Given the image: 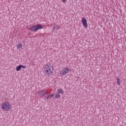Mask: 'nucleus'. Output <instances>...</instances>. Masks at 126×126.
<instances>
[{"instance_id": "3", "label": "nucleus", "mask_w": 126, "mask_h": 126, "mask_svg": "<svg viewBox=\"0 0 126 126\" xmlns=\"http://www.w3.org/2000/svg\"><path fill=\"white\" fill-rule=\"evenodd\" d=\"M40 29H43V27L41 25L38 24L31 27L29 30L33 32H37Z\"/></svg>"}, {"instance_id": "7", "label": "nucleus", "mask_w": 126, "mask_h": 126, "mask_svg": "<svg viewBox=\"0 0 126 126\" xmlns=\"http://www.w3.org/2000/svg\"><path fill=\"white\" fill-rule=\"evenodd\" d=\"M22 48H23V44H22V43H19L17 45V49L19 51H20V50H21V49H22Z\"/></svg>"}, {"instance_id": "10", "label": "nucleus", "mask_w": 126, "mask_h": 126, "mask_svg": "<svg viewBox=\"0 0 126 126\" xmlns=\"http://www.w3.org/2000/svg\"><path fill=\"white\" fill-rule=\"evenodd\" d=\"M117 84L118 85H121V79L117 78Z\"/></svg>"}, {"instance_id": "6", "label": "nucleus", "mask_w": 126, "mask_h": 126, "mask_svg": "<svg viewBox=\"0 0 126 126\" xmlns=\"http://www.w3.org/2000/svg\"><path fill=\"white\" fill-rule=\"evenodd\" d=\"M26 67V66L20 64L16 67V71H20L21 68H24L25 69Z\"/></svg>"}, {"instance_id": "12", "label": "nucleus", "mask_w": 126, "mask_h": 126, "mask_svg": "<svg viewBox=\"0 0 126 126\" xmlns=\"http://www.w3.org/2000/svg\"><path fill=\"white\" fill-rule=\"evenodd\" d=\"M60 95H56L55 96V98H56V99H58V98H60Z\"/></svg>"}, {"instance_id": "4", "label": "nucleus", "mask_w": 126, "mask_h": 126, "mask_svg": "<svg viewBox=\"0 0 126 126\" xmlns=\"http://www.w3.org/2000/svg\"><path fill=\"white\" fill-rule=\"evenodd\" d=\"M69 68L66 67L63 68V69L60 72V76H64L66 74H67L69 72Z\"/></svg>"}, {"instance_id": "14", "label": "nucleus", "mask_w": 126, "mask_h": 126, "mask_svg": "<svg viewBox=\"0 0 126 126\" xmlns=\"http://www.w3.org/2000/svg\"><path fill=\"white\" fill-rule=\"evenodd\" d=\"M65 1H66V0H63V3H64Z\"/></svg>"}, {"instance_id": "8", "label": "nucleus", "mask_w": 126, "mask_h": 126, "mask_svg": "<svg viewBox=\"0 0 126 126\" xmlns=\"http://www.w3.org/2000/svg\"><path fill=\"white\" fill-rule=\"evenodd\" d=\"M39 95H45L46 94V90H43L38 92Z\"/></svg>"}, {"instance_id": "5", "label": "nucleus", "mask_w": 126, "mask_h": 126, "mask_svg": "<svg viewBox=\"0 0 126 126\" xmlns=\"http://www.w3.org/2000/svg\"><path fill=\"white\" fill-rule=\"evenodd\" d=\"M81 21L83 26H84L85 28H87V27H88V24H87V20L86 19H85V18H83Z\"/></svg>"}, {"instance_id": "9", "label": "nucleus", "mask_w": 126, "mask_h": 126, "mask_svg": "<svg viewBox=\"0 0 126 126\" xmlns=\"http://www.w3.org/2000/svg\"><path fill=\"white\" fill-rule=\"evenodd\" d=\"M54 29H56V30H59V29H61V27L59 25H56L54 27Z\"/></svg>"}, {"instance_id": "2", "label": "nucleus", "mask_w": 126, "mask_h": 126, "mask_svg": "<svg viewBox=\"0 0 126 126\" xmlns=\"http://www.w3.org/2000/svg\"><path fill=\"white\" fill-rule=\"evenodd\" d=\"M11 108H12L11 103H9V102L8 101H5L3 102L1 105V109H2L3 111H5V112L10 111L11 110Z\"/></svg>"}, {"instance_id": "11", "label": "nucleus", "mask_w": 126, "mask_h": 126, "mask_svg": "<svg viewBox=\"0 0 126 126\" xmlns=\"http://www.w3.org/2000/svg\"><path fill=\"white\" fill-rule=\"evenodd\" d=\"M58 93H59V94H61L62 95H63V89H60L58 90Z\"/></svg>"}, {"instance_id": "13", "label": "nucleus", "mask_w": 126, "mask_h": 126, "mask_svg": "<svg viewBox=\"0 0 126 126\" xmlns=\"http://www.w3.org/2000/svg\"><path fill=\"white\" fill-rule=\"evenodd\" d=\"M53 96H54V95H49V96H47V99H49V98H52L53 97Z\"/></svg>"}, {"instance_id": "1", "label": "nucleus", "mask_w": 126, "mask_h": 126, "mask_svg": "<svg viewBox=\"0 0 126 126\" xmlns=\"http://www.w3.org/2000/svg\"><path fill=\"white\" fill-rule=\"evenodd\" d=\"M44 71L46 75H53L54 71H55V68L52 63H48L45 65L44 67Z\"/></svg>"}]
</instances>
